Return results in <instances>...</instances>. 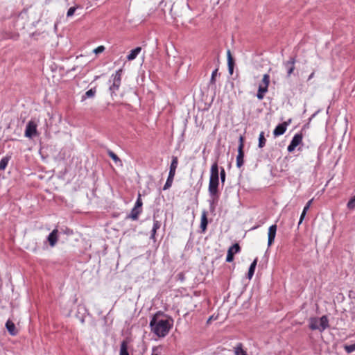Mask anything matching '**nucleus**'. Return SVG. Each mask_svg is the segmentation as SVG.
Listing matches in <instances>:
<instances>
[{"instance_id": "nucleus-1", "label": "nucleus", "mask_w": 355, "mask_h": 355, "mask_svg": "<svg viewBox=\"0 0 355 355\" xmlns=\"http://www.w3.org/2000/svg\"><path fill=\"white\" fill-rule=\"evenodd\" d=\"M173 324L172 317L158 311L151 317L149 326L151 331L159 338L165 337Z\"/></svg>"}, {"instance_id": "nucleus-2", "label": "nucleus", "mask_w": 355, "mask_h": 355, "mask_svg": "<svg viewBox=\"0 0 355 355\" xmlns=\"http://www.w3.org/2000/svg\"><path fill=\"white\" fill-rule=\"evenodd\" d=\"M309 327L313 331L318 330L320 332H322L329 327V319L325 315L320 318L311 317Z\"/></svg>"}, {"instance_id": "nucleus-3", "label": "nucleus", "mask_w": 355, "mask_h": 355, "mask_svg": "<svg viewBox=\"0 0 355 355\" xmlns=\"http://www.w3.org/2000/svg\"><path fill=\"white\" fill-rule=\"evenodd\" d=\"M219 167L216 161L211 166L208 190H219Z\"/></svg>"}, {"instance_id": "nucleus-4", "label": "nucleus", "mask_w": 355, "mask_h": 355, "mask_svg": "<svg viewBox=\"0 0 355 355\" xmlns=\"http://www.w3.org/2000/svg\"><path fill=\"white\" fill-rule=\"evenodd\" d=\"M244 137L243 135H240L239 139V146H238V154L236 156V167L240 168L244 164Z\"/></svg>"}, {"instance_id": "nucleus-5", "label": "nucleus", "mask_w": 355, "mask_h": 355, "mask_svg": "<svg viewBox=\"0 0 355 355\" xmlns=\"http://www.w3.org/2000/svg\"><path fill=\"white\" fill-rule=\"evenodd\" d=\"M303 135L302 132L296 133L292 138L289 145L287 147L288 153H292L295 149L302 143Z\"/></svg>"}, {"instance_id": "nucleus-6", "label": "nucleus", "mask_w": 355, "mask_h": 355, "mask_svg": "<svg viewBox=\"0 0 355 355\" xmlns=\"http://www.w3.org/2000/svg\"><path fill=\"white\" fill-rule=\"evenodd\" d=\"M241 250V246L238 243H236L231 245L227 252L226 262L231 263L234 261V254L239 253Z\"/></svg>"}, {"instance_id": "nucleus-7", "label": "nucleus", "mask_w": 355, "mask_h": 355, "mask_svg": "<svg viewBox=\"0 0 355 355\" xmlns=\"http://www.w3.org/2000/svg\"><path fill=\"white\" fill-rule=\"evenodd\" d=\"M291 122L292 119H289L286 121L279 123L273 130L274 137H277L284 135L287 130V127L291 123Z\"/></svg>"}, {"instance_id": "nucleus-8", "label": "nucleus", "mask_w": 355, "mask_h": 355, "mask_svg": "<svg viewBox=\"0 0 355 355\" xmlns=\"http://www.w3.org/2000/svg\"><path fill=\"white\" fill-rule=\"evenodd\" d=\"M37 133V124L33 121H28L26 126L24 136L27 138H33Z\"/></svg>"}, {"instance_id": "nucleus-9", "label": "nucleus", "mask_w": 355, "mask_h": 355, "mask_svg": "<svg viewBox=\"0 0 355 355\" xmlns=\"http://www.w3.org/2000/svg\"><path fill=\"white\" fill-rule=\"evenodd\" d=\"M277 226L276 224L270 225L268 232V248H270L275 241Z\"/></svg>"}, {"instance_id": "nucleus-10", "label": "nucleus", "mask_w": 355, "mask_h": 355, "mask_svg": "<svg viewBox=\"0 0 355 355\" xmlns=\"http://www.w3.org/2000/svg\"><path fill=\"white\" fill-rule=\"evenodd\" d=\"M295 57H290L289 60L284 63L286 69V76L290 77L295 70Z\"/></svg>"}, {"instance_id": "nucleus-11", "label": "nucleus", "mask_w": 355, "mask_h": 355, "mask_svg": "<svg viewBox=\"0 0 355 355\" xmlns=\"http://www.w3.org/2000/svg\"><path fill=\"white\" fill-rule=\"evenodd\" d=\"M209 199V204L218 205L220 193L219 190H208Z\"/></svg>"}, {"instance_id": "nucleus-12", "label": "nucleus", "mask_w": 355, "mask_h": 355, "mask_svg": "<svg viewBox=\"0 0 355 355\" xmlns=\"http://www.w3.org/2000/svg\"><path fill=\"white\" fill-rule=\"evenodd\" d=\"M58 231L57 229H54L47 236L46 239L51 247H54L58 240Z\"/></svg>"}, {"instance_id": "nucleus-13", "label": "nucleus", "mask_w": 355, "mask_h": 355, "mask_svg": "<svg viewBox=\"0 0 355 355\" xmlns=\"http://www.w3.org/2000/svg\"><path fill=\"white\" fill-rule=\"evenodd\" d=\"M207 211L206 210H203L202 212L201 219H200V228L201 229V232L205 233L207 230L208 225V219H207Z\"/></svg>"}, {"instance_id": "nucleus-14", "label": "nucleus", "mask_w": 355, "mask_h": 355, "mask_svg": "<svg viewBox=\"0 0 355 355\" xmlns=\"http://www.w3.org/2000/svg\"><path fill=\"white\" fill-rule=\"evenodd\" d=\"M142 211L137 207H133L129 214L126 216V219H131L132 220H137L139 219V215L141 214Z\"/></svg>"}, {"instance_id": "nucleus-15", "label": "nucleus", "mask_w": 355, "mask_h": 355, "mask_svg": "<svg viewBox=\"0 0 355 355\" xmlns=\"http://www.w3.org/2000/svg\"><path fill=\"white\" fill-rule=\"evenodd\" d=\"M6 328L11 336H16L18 334V330L15 327V324L10 320H7L6 323Z\"/></svg>"}, {"instance_id": "nucleus-16", "label": "nucleus", "mask_w": 355, "mask_h": 355, "mask_svg": "<svg viewBox=\"0 0 355 355\" xmlns=\"http://www.w3.org/2000/svg\"><path fill=\"white\" fill-rule=\"evenodd\" d=\"M257 262H258V258L256 257L253 260V261L251 263V264L250 265L248 273L246 275V277L248 279H251L252 278V277H253V275L254 274V271H255V269H256V267H257Z\"/></svg>"}, {"instance_id": "nucleus-17", "label": "nucleus", "mask_w": 355, "mask_h": 355, "mask_svg": "<svg viewBox=\"0 0 355 355\" xmlns=\"http://www.w3.org/2000/svg\"><path fill=\"white\" fill-rule=\"evenodd\" d=\"M128 343L127 339L123 340L121 343L119 355H130L128 352Z\"/></svg>"}, {"instance_id": "nucleus-18", "label": "nucleus", "mask_w": 355, "mask_h": 355, "mask_svg": "<svg viewBox=\"0 0 355 355\" xmlns=\"http://www.w3.org/2000/svg\"><path fill=\"white\" fill-rule=\"evenodd\" d=\"M107 153L109 155V157L116 163V164L121 166H123L122 161L112 150L107 148Z\"/></svg>"}, {"instance_id": "nucleus-19", "label": "nucleus", "mask_w": 355, "mask_h": 355, "mask_svg": "<svg viewBox=\"0 0 355 355\" xmlns=\"http://www.w3.org/2000/svg\"><path fill=\"white\" fill-rule=\"evenodd\" d=\"M141 51V48L139 46H137L134 49L131 50L130 53L127 55V60H135L140 51Z\"/></svg>"}, {"instance_id": "nucleus-20", "label": "nucleus", "mask_w": 355, "mask_h": 355, "mask_svg": "<svg viewBox=\"0 0 355 355\" xmlns=\"http://www.w3.org/2000/svg\"><path fill=\"white\" fill-rule=\"evenodd\" d=\"M217 73H218V69H216L212 71L211 78H210V80L209 83V87L213 89L214 90L216 89V77L217 76Z\"/></svg>"}, {"instance_id": "nucleus-21", "label": "nucleus", "mask_w": 355, "mask_h": 355, "mask_svg": "<svg viewBox=\"0 0 355 355\" xmlns=\"http://www.w3.org/2000/svg\"><path fill=\"white\" fill-rule=\"evenodd\" d=\"M96 93V87L91 88L88 91H87L84 95L82 96V101L86 100L87 98L94 97Z\"/></svg>"}, {"instance_id": "nucleus-22", "label": "nucleus", "mask_w": 355, "mask_h": 355, "mask_svg": "<svg viewBox=\"0 0 355 355\" xmlns=\"http://www.w3.org/2000/svg\"><path fill=\"white\" fill-rule=\"evenodd\" d=\"M266 138L265 136V132L263 131H261L259 133V138H258V147L259 148H262L266 146Z\"/></svg>"}, {"instance_id": "nucleus-23", "label": "nucleus", "mask_w": 355, "mask_h": 355, "mask_svg": "<svg viewBox=\"0 0 355 355\" xmlns=\"http://www.w3.org/2000/svg\"><path fill=\"white\" fill-rule=\"evenodd\" d=\"M10 159L11 156L8 155L1 158L0 160V171H4L6 169Z\"/></svg>"}, {"instance_id": "nucleus-24", "label": "nucleus", "mask_w": 355, "mask_h": 355, "mask_svg": "<svg viewBox=\"0 0 355 355\" xmlns=\"http://www.w3.org/2000/svg\"><path fill=\"white\" fill-rule=\"evenodd\" d=\"M268 92V89L263 87L262 85H259L257 97L259 100H262L264 97V94Z\"/></svg>"}, {"instance_id": "nucleus-25", "label": "nucleus", "mask_w": 355, "mask_h": 355, "mask_svg": "<svg viewBox=\"0 0 355 355\" xmlns=\"http://www.w3.org/2000/svg\"><path fill=\"white\" fill-rule=\"evenodd\" d=\"M235 355H248L247 352L243 349V344L238 343L234 347Z\"/></svg>"}, {"instance_id": "nucleus-26", "label": "nucleus", "mask_w": 355, "mask_h": 355, "mask_svg": "<svg viewBox=\"0 0 355 355\" xmlns=\"http://www.w3.org/2000/svg\"><path fill=\"white\" fill-rule=\"evenodd\" d=\"M219 179H220L222 187H223L226 179V173L223 167H220V168Z\"/></svg>"}, {"instance_id": "nucleus-27", "label": "nucleus", "mask_w": 355, "mask_h": 355, "mask_svg": "<svg viewBox=\"0 0 355 355\" xmlns=\"http://www.w3.org/2000/svg\"><path fill=\"white\" fill-rule=\"evenodd\" d=\"M178 165V158L176 156H172V160L169 169L176 171Z\"/></svg>"}, {"instance_id": "nucleus-28", "label": "nucleus", "mask_w": 355, "mask_h": 355, "mask_svg": "<svg viewBox=\"0 0 355 355\" xmlns=\"http://www.w3.org/2000/svg\"><path fill=\"white\" fill-rule=\"evenodd\" d=\"M142 206H143V202H142V199H141V196L140 193H139L134 207H137L142 211L143 210Z\"/></svg>"}, {"instance_id": "nucleus-29", "label": "nucleus", "mask_w": 355, "mask_h": 355, "mask_svg": "<svg viewBox=\"0 0 355 355\" xmlns=\"http://www.w3.org/2000/svg\"><path fill=\"white\" fill-rule=\"evenodd\" d=\"M347 207L349 210H354L355 209V195L349 200L347 203Z\"/></svg>"}, {"instance_id": "nucleus-30", "label": "nucleus", "mask_w": 355, "mask_h": 355, "mask_svg": "<svg viewBox=\"0 0 355 355\" xmlns=\"http://www.w3.org/2000/svg\"><path fill=\"white\" fill-rule=\"evenodd\" d=\"M262 83L261 84L263 85V87H266V88H268V85H269V83H270V76L269 74L268 73H266L263 75V78H262Z\"/></svg>"}, {"instance_id": "nucleus-31", "label": "nucleus", "mask_w": 355, "mask_h": 355, "mask_svg": "<svg viewBox=\"0 0 355 355\" xmlns=\"http://www.w3.org/2000/svg\"><path fill=\"white\" fill-rule=\"evenodd\" d=\"M344 349L347 354H351L355 351V343L352 345H345Z\"/></svg>"}, {"instance_id": "nucleus-32", "label": "nucleus", "mask_w": 355, "mask_h": 355, "mask_svg": "<svg viewBox=\"0 0 355 355\" xmlns=\"http://www.w3.org/2000/svg\"><path fill=\"white\" fill-rule=\"evenodd\" d=\"M79 8H81V6H78V5L69 8L67 12V17H72L74 15V12L76 10V9Z\"/></svg>"}, {"instance_id": "nucleus-33", "label": "nucleus", "mask_w": 355, "mask_h": 355, "mask_svg": "<svg viewBox=\"0 0 355 355\" xmlns=\"http://www.w3.org/2000/svg\"><path fill=\"white\" fill-rule=\"evenodd\" d=\"M161 227V222L158 220L156 219V216L155 214H153V228L154 230H159Z\"/></svg>"}, {"instance_id": "nucleus-34", "label": "nucleus", "mask_w": 355, "mask_h": 355, "mask_svg": "<svg viewBox=\"0 0 355 355\" xmlns=\"http://www.w3.org/2000/svg\"><path fill=\"white\" fill-rule=\"evenodd\" d=\"M119 87H120V85L112 83V84L109 87V90L110 91L111 95H112L116 91H118Z\"/></svg>"}, {"instance_id": "nucleus-35", "label": "nucleus", "mask_w": 355, "mask_h": 355, "mask_svg": "<svg viewBox=\"0 0 355 355\" xmlns=\"http://www.w3.org/2000/svg\"><path fill=\"white\" fill-rule=\"evenodd\" d=\"M123 69H119L117 71H116L114 74L112 75V78L117 80H121V76H122Z\"/></svg>"}, {"instance_id": "nucleus-36", "label": "nucleus", "mask_w": 355, "mask_h": 355, "mask_svg": "<svg viewBox=\"0 0 355 355\" xmlns=\"http://www.w3.org/2000/svg\"><path fill=\"white\" fill-rule=\"evenodd\" d=\"M173 179L169 178H167V180H166V183H165V184L164 185L163 190H167V189H168L171 187V185H172V184H173Z\"/></svg>"}, {"instance_id": "nucleus-37", "label": "nucleus", "mask_w": 355, "mask_h": 355, "mask_svg": "<svg viewBox=\"0 0 355 355\" xmlns=\"http://www.w3.org/2000/svg\"><path fill=\"white\" fill-rule=\"evenodd\" d=\"M176 278L178 281L181 282H183L184 280H185V274L184 272H179L177 276H176Z\"/></svg>"}, {"instance_id": "nucleus-38", "label": "nucleus", "mask_w": 355, "mask_h": 355, "mask_svg": "<svg viewBox=\"0 0 355 355\" xmlns=\"http://www.w3.org/2000/svg\"><path fill=\"white\" fill-rule=\"evenodd\" d=\"M234 65H235V62H231V63H227L228 71L230 75L233 74Z\"/></svg>"}, {"instance_id": "nucleus-39", "label": "nucleus", "mask_w": 355, "mask_h": 355, "mask_svg": "<svg viewBox=\"0 0 355 355\" xmlns=\"http://www.w3.org/2000/svg\"><path fill=\"white\" fill-rule=\"evenodd\" d=\"M19 37L18 34H12L9 33L6 37H4L5 39H12L14 40H17Z\"/></svg>"}, {"instance_id": "nucleus-40", "label": "nucleus", "mask_w": 355, "mask_h": 355, "mask_svg": "<svg viewBox=\"0 0 355 355\" xmlns=\"http://www.w3.org/2000/svg\"><path fill=\"white\" fill-rule=\"evenodd\" d=\"M156 234H157V230H154L153 228H152V230L150 231V239L155 241H156Z\"/></svg>"}, {"instance_id": "nucleus-41", "label": "nucleus", "mask_w": 355, "mask_h": 355, "mask_svg": "<svg viewBox=\"0 0 355 355\" xmlns=\"http://www.w3.org/2000/svg\"><path fill=\"white\" fill-rule=\"evenodd\" d=\"M105 51L104 46H99L94 50V53L96 54L101 53Z\"/></svg>"}, {"instance_id": "nucleus-42", "label": "nucleus", "mask_w": 355, "mask_h": 355, "mask_svg": "<svg viewBox=\"0 0 355 355\" xmlns=\"http://www.w3.org/2000/svg\"><path fill=\"white\" fill-rule=\"evenodd\" d=\"M227 63L234 62V60L230 50H228L227 52Z\"/></svg>"}, {"instance_id": "nucleus-43", "label": "nucleus", "mask_w": 355, "mask_h": 355, "mask_svg": "<svg viewBox=\"0 0 355 355\" xmlns=\"http://www.w3.org/2000/svg\"><path fill=\"white\" fill-rule=\"evenodd\" d=\"M175 171H174V170H172V169H169L168 178H171V179L173 180L174 177H175Z\"/></svg>"}, {"instance_id": "nucleus-44", "label": "nucleus", "mask_w": 355, "mask_h": 355, "mask_svg": "<svg viewBox=\"0 0 355 355\" xmlns=\"http://www.w3.org/2000/svg\"><path fill=\"white\" fill-rule=\"evenodd\" d=\"M80 313V311L79 310L78 311V313L76 314V317L79 319L80 322L82 323V324H84L85 323V316L84 315H82V316H79L78 314Z\"/></svg>"}, {"instance_id": "nucleus-45", "label": "nucleus", "mask_w": 355, "mask_h": 355, "mask_svg": "<svg viewBox=\"0 0 355 355\" xmlns=\"http://www.w3.org/2000/svg\"><path fill=\"white\" fill-rule=\"evenodd\" d=\"M209 211H210V212L211 213H214L217 205L209 204Z\"/></svg>"}, {"instance_id": "nucleus-46", "label": "nucleus", "mask_w": 355, "mask_h": 355, "mask_svg": "<svg viewBox=\"0 0 355 355\" xmlns=\"http://www.w3.org/2000/svg\"><path fill=\"white\" fill-rule=\"evenodd\" d=\"M306 214V213H304L303 211L302 212L301 216L300 217V220H299V223H298V226L302 223L303 220L305 218Z\"/></svg>"}, {"instance_id": "nucleus-47", "label": "nucleus", "mask_w": 355, "mask_h": 355, "mask_svg": "<svg viewBox=\"0 0 355 355\" xmlns=\"http://www.w3.org/2000/svg\"><path fill=\"white\" fill-rule=\"evenodd\" d=\"M113 83L115 84H117L119 85H121V80H117V79L113 78Z\"/></svg>"}, {"instance_id": "nucleus-48", "label": "nucleus", "mask_w": 355, "mask_h": 355, "mask_svg": "<svg viewBox=\"0 0 355 355\" xmlns=\"http://www.w3.org/2000/svg\"><path fill=\"white\" fill-rule=\"evenodd\" d=\"M312 201H313V199H311V200H309V201L307 202V203L306 204V207H310V206H311V203H312Z\"/></svg>"}, {"instance_id": "nucleus-49", "label": "nucleus", "mask_w": 355, "mask_h": 355, "mask_svg": "<svg viewBox=\"0 0 355 355\" xmlns=\"http://www.w3.org/2000/svg\"><path fill=\"white\" fill-rule=\"evenodd\" d=\"M314 74H315V73H314V72H312V73L309 75V78H308V80H307L309 81V80H310L311 78H313V76H314Z\"/></svg>"}, {"instance_id": "nucleus-50", "label": "nucleus", "mask_w": 355, "mask_h": 355, "mask_svg": "<svg viewBox=\"0 0 355 355\" xmlns=\"http://www.w3.org/2000/svg\"><path fill=\"white\" fill-rule=\"evenodd\" d=\"M309 207H306V205L304 206L302 211L304 212V213H306L307 211L309 210Z\"/></svg>"}, {"instance_id": "nucleus-51", "label": "nucleus", "mask_w": 355, "mask_h": 355, "mask_svg": "<svg viewBox=\"0 0 355 355\" xmlns=\"http://www.w3.org/2000/svg\"><path fill=\"white\" fill-rule=\"evenodd\" d=\"M317 112L314 113L313 114L311 115V116L309 118V121L313 119V118L316 115Z\"/></svg>"}, {"instance_id": "nucleus-52", "label": "nucleus", "mask_w": 355, "mask_h": 355, "mask_svg": "<svg viewBox=\"0 0 355 355\" xmlns=\"http://www.w3.org/2000/svg\"><path fill=\"white\" fill-rule=\"evenodd\" d=\"M198 183H200V187L202 184V176H201L200 180H199Z\"/></svg>"}, {"instance_id": "nucleus-53", "label": "nucleus", "mask_w": 355, "mask_h": 355, "mask_svg": "<svg viewBox=\"0 0 355 355\" xmlns=\"http://www.w3.org/2000/svg\"><path fill=\"white\" fill-rule=\"evenodd\" d=\"M309 127V123L307 124H305L303 128H302V130L305 129L306 128H308Z\"/></svg>"}, {"instance_id": "nucleus-54", "label": "nucleus", "mask_w": 355, "mask_h": 355, "mask_svg": "<svg viewBox=\"0 0 355 355\" xmlns=\"http://www.w3.org/2000/svg\"><path fill=\"white\" fill-rule=\"evenodd\" d=\"M209 320H212L211 317V318H209V319L208 320V322H209Z\"/></svg>"}, {"instance_id": "nucleus-55", "label": "nucleus", "mask_w": 355, "mask_h": 355, "mask_svg": "<svg viewBox=\"0 0 355 355\" xmlns=\"http://www.w3.org/2000/svg\"><path fill=\"white\" fill-rule=\"evenodd\" d=\"M209 320H212L211 317V318H209V319L208 320V322H209Z\"/></svg>"}, {"instance_id": "nucleus-56", "label": "nucleus", "mask_w": 355, "mask_h": 355, "mask_svg": "<svg viewBox=\"0 0 355 355\" xmlns=\"http://www.w3.org/2000/svg\"><path fill=\"white\" fill-rule=\"evenodd\" d=\"M298 150H301V147L300 146L298 148Z\"/></svg>"}]
</instances>
